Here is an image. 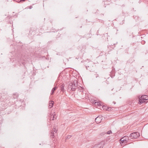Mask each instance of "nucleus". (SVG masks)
Returning a JSON list of instances; mask_svg holds the SVG:
<instances>
[{
  "mask_svg": "<svg viewBox=\"0 0 148 148\" xmlns=\"http://www.w3.org/2000/svg\"><path fill=\"white\" fill-rule=\"evenodd\" d=\"M77 82L76 80H74L73 82L70 83L68 86L67 91L71 93L74 91L77 88Z\"/></svg>",
  "mask_w": 148,
  "mask_h": 148,
  "instance_id": "nucleus-1",
  "label": "nucleus"
},
{
  "mask_svg": "<svg viewBox=\"0 0 148 148\" xmlns=\"http://www.w3.org/2000/svg\"><path fill=\"white\" fill-rule=\"evenodd\" d=\"M140 136V134L138 132H135L131 133L130 137L132 139H136Z\"/></svg>",
  "mask_w": 148,
  "mask_h": 148,
  "instance_id": "nucleus-2",
  "label": "nucleus"
},
{
  "mask_svg": "<svg viewBox=\"0 0 148 148\" xmlns=\"http://www.w3.org/2000/svg\"><path fill=\"white\" fill-rule=\"evenodd\" d=\"M129 140V137L127 136H125L122 138L120 140V143H126Z\"/></svg>",
  "mask_w": 148,
  "mask_h": 148,
  "instance_id": "nucleus-3",
  "label": "nucleus"
},
{
  "mask_svg": "<svg viewBox=\"0 0 148 148\" xmlns=\"http://www.w3.org/2000/svg\"><path fill=\"white\" fill-rule=\"evenodd\" d=\"M138 103L140 104H141L143 103H145L146 102L145 100L144 97L143 95L141 96L140 97H138Z\"/></svg>",
  "mask_w": 148,
  "mask_h": 148,
  "instance_id": "nucleus-4",
  "label": "nucleus"
},
{
  "mask_svg": "<svg viewBox=\"0 0 148 148\" xmlns=\"http://www.w3.org/2000/svg\"><path fill=\"white\" fill-rule=\"evenodd\" d=\"M102 117L98 116L95 119V121L97 123H98L101 122L102 120Z\"/></svg>",
  "mask_w": 148,
  "mask_h": 148,
  "instance_id": "nucleus-5",
  "label": "nucleus"
},
{
  "mask_svg": "<svg viewBox=\"0 0 148 148\" xmlns=\"http://www.w3.org/2000/svg\"><path fill=\"white\" fill-rule=\"evenodd\" d=\"M56 116L55 112H54L53 113H51V116H50V119L52 120H53L54 119L55 117H56Z\"/></svg>",
  "mask_w": 148,
  "mask_h": 148,
  "instance_id": "nucleus-6",
  "label": "nucleus"
},
{
  "mask_svg": "<svg viewBox=\"0 0 148 148\" xmlns=\"http://www.w3.org/2000/svg\"><path fill=\"white\" fill-rule=\"evenodd\" d=\"M57 88V87L56 86L54 87V88H53L51 90V95H53L55 91L56 90Z\"/></svg>",
  "mask_w": 148,
  "mask_h": 148,
  "instance_id": "nucleus-7",
  "label": "nucleus"
},
{
  "mask_svg": "<svg viewBox=\"0 0 148 148\" xmlns=\"http://www.w3.org/2000/svg\"><path fill=\"white\" fill-rule=\"evenodd\" d=\"M49 103V108H50L53 106V101H51Z\"/></svg>",
  "mask_w": 148,
  "mask_h": 148,
  "instance_id": "nucleus-8",
  "label": "nucleus"
},
{
  "mask_svg": "<svg viewBox=\"0 0 148 148\" xmlns=\"http://www.w3.org/2000/svg\"><path fill=\"white\" fill-rule=\"evenodd\" d=\"M77 88L78 90L80 92H83L84 91V88H83L82 87L79 86L77 87Z\"/></svg>",
  "mask_w": 148,
  "mask_h": 148,
  "instance_id": "nucleus-9",
  "label": "nucleus"
},
{
  "mask_svg": "<svg viewBox=\"0 0 148 148\" xmlns=\"http://www.w3.org/2000/svg\"><path fill=\"white\" fill-rule=\"evenodd\" d=\"M60 90L63 92H64V84L61 85L60 86Z\"/></svg>",
  "mask_w": 148,
  "mask_h": 148,
  "instance_id": "nucleus-10",
  "label": "nucleus"
},
{
  "mask_svg": "<svg viewBox=\"0 0 148 148\" xmlns=\"http://www.w3.org/2000/svg\"><path fill=\"white\" fill-rule=\"evenodd\" d=\"M18 97V95L17 93H16L13 95V97L14 99L17 98Z\"/></svg>",
  "mask_w": 148,
  "mask_h": 148,
  "instance_id": "nucleus-11",
  "label": "nucleus"
},
{
  "mask_svg": "<svg viewBox=\"0 0 148 148\" xmlns=\"http://www.w3.org/2000/svg\"><path fill=\"white\" fill-rule=\"evenodd\" d=\"M51 138H53L54 137V132L53 131L51 132Z\"/></svg>",
  "mask_w": 148,
  "mask_h": 148,
  "instance_id": "nucleus-12",
  "label": "nucleus"
},
{
  "mask_svg": "<svg viewBox=\"0 0 148 148\" xmlns=\"http://www.w3.org/2000/svg\"><path fill=\"white\" fill-rule=\"evenodd\" d=\"M143 96L144 97L145 100L146 102L147 100L148 99V96L146 95H143Z\"/></svg>",
  "mask_w": 148,
  "mask_h": 148,
  "instance_id": "nucleus-13",
  "label": "nucleus"
},
{
  "mask_svg": "<svg viewBox=\"0 0 148 148\" xmlns=\"http://www.w3.org/2000/svg\"><path fill=\"white\" fill-rule=\"evenodd\" d=\"M112 108H111L108 107L107 108V110L108 111H110L112 110Z\"/></svg>",
  "mask_w": 148,
  "mask_h": 148,
  "instance_id": "nucleus-14",
  "label": "nucleus"
},
{
  "mask_svg": "<svg viewBox=\"0 0 148 148\" xmlns=\"http://www.w3.org/2000/svg\"><path fill=\"white\" fill-rule=\"evenodd\" d=\"M102 108L104 110H107V108L108 107L105 106H102Z\"/></svg>",
  "mask_w": 148,
  "mask_h": 148,
  "instance_id": "nucleus-15",
  "label": "nucleus"
},
{
  "mask_svg": "<svg viewBox=\"0 0 148 148\" xmlns=\"http://www.w3.org/2000/svg\"><path fill=\"white\" fill-rule=\"evenodd\" d=\"M112 133V131L111 130H109L107 132V134H110Z\"/></svg>",
  "mask_w": 148,
  "mask_h": 148,
  "instance_id": "nucleus-16",
  "label": "nucleus"
},
{
  "mask_svg": "<svg viewBox=\"0 0 148 148\" xmlns=\"http://www.w3.org/2000/svg\"><path fill=\"white\" fill-rule=\"evenodd\" d=\"M95 77L96 78H97L98 77L99 78V76L98 74H95Z\"/></svg>",
  "mask_w": 148,
  "mask_h": 148,
  "instance_id": "nucleus-17",
  "label": "nucleus"
},
{
  "mask_svg": "<svg viewBox=\"0 0 148 148\" xmlns=\"http://www.w3.org/2000/svg\"><path fill=\"white\" fill-rule=\"evenodd\" d=\"M71 136L70 135L66 137V138L67 139H69L71 137Z\"/></svg>",
  "mask_w": 148,
  "mask_h": 148,
  "instance_id": "nucleus-18",
  "label": "nucleus"
},
{
  "mask_svg": "<svg viewBox=\"0 0 148 148\" xmlns=\"http://www.w3.org/2000/svg\"><path fill=\"white\" fill-rule=\"evenodd\" d=\"M97 103V105H98V106H101V104H100V103H99V102H95V104H96V103Z\"/></svg>",
  "mask_w": 148,
  "mask_h": 148,
  "instance_id": "nucleus-19",
  "label": "nucleus"
},
{
  "mask_svg": "<svg viewBox=\"0 0 148 148\" xmlns=\"http://www.w3.org/2000/svg\"><path fill=\"white\" fill-rule=\"evenodd\" d=\"M53 130V132H54L56 133H57V130H56L55 128Z\"/></svg>",
  "mask_w": 148,
  "mask_h": 148,
  "instance_id": "nucleus-20",
  "label": "nucleus"
},
{
  "mask_svg": "<svg viewBox=\"0 0 148 148\" xmlns=\"http://www.w3.org/2000/svg\"><path fill=\"white\" fill-rule=\"evenodd\" d=\"M145 42V41H142L141 42V43L142 44H144Z\"/></svg>",
  "mask_w": 148,
  "mask_h": 148,
  "instance_id": "nucleus-21",
  "label": "nucleus"
},
{
  "mask_svg": "<svg viewBox=\"0 0 148 148\" xmlns=\"http://www.w3.org/2000/svg\"><path fill=\"white\" fill-rule=\"evenodd\" d=\"M25 0H20V1H25Z\"/></svg>",
  "mask_w": 148,
  "mask_h": 148,
  "instance_id": "nucleus-22",
  "label": "nucleus"
},
{
  "mask_svg": "<svg viewBox=\"0 0 148 148\" xmlns=\"http://www.w3.org/2000/svg\"><path fill=\"white\" fill-rule=\"evenodd\" d=\"M144 1H148V0H143Z\"/></svg>",
  "mask_w": 148,
  "mask_h": 148,
  "instance_id": "nucleus-23",
  "label": "nucleus"
},
{
  "mask_svg": "<svg viewBox=\"0 0 148 148\" xmlns=\"http://www.w3.org/2000/svg\"><path fill=\"white\" fill-rule=\"evenodd\" d=\"M113 103L114 104H115L116 103V102L114 101H113Z\"/></svg>",
  "mask_w": 148,
  "mask_h": 148,
  "instance_id": "nucleus-24",
  "label": "nucleus"
},
{
  "mask_svg": "<svg viewBox=\"0 0 148 148\" xmlns=\"http://www.w3.org/2000/svg\"><path fill=\"white\" fill-rule=\"evenodd\" d=\"M141 2V1H139V2L140 3V2Z\"/></svg>",
  "mask_w": 148,
  "mask_h": 148,
  "instance_id": "nucleus-25",
  "label": "nucleus"
},
{
  "mask_svg": "<svg viewBox=\"0 0 148 148\" xmlns=\"http://www.w3.org/2000/svg\"><path fill=\"white\" fill-rule=\"evenodd\" d=\"M86 69H87V66H86Z\"/></svg>",
  "mask_w": 148,
  "mask_h": 148,
  "instance_id": "nucleus-26",
  "label": "nucleus"
},
{
  "mask_svg": "<svg viewBox=\"0 0 148 148\" xmlns=\"http://www.w3.org/2000/svg\"><path fill=\"white\" fill-rule=\"evenodd\" d=\"M32 6H31L30 8H29L30 9H31L32 8Z\"/></svg>",
  "mask_w": 148,
  "mask_h": 148,
  "instance_id": "nucleus-27",
  "label": "nucleus"
}]
</instances>
